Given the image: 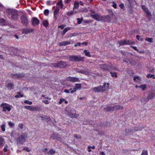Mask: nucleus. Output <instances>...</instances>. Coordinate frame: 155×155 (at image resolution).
<instances>
[{
  "mask_svg": "<svg viewBox=\"0 0 155 155\" xmlns=\"http://www.w3.org/2000/svg\"><path fill=\"white\" fill-rule=\"evenodd\" d=\"M84 59V57H81L80 55L70 56L69 57V60L70 61H76L78 62L83 61Z\"/></svg>",
  "mask_w": 155,
  "mask_h": 155,
  "instance_id": "obj_1",
  "label": "nucleus"
},
{
  "mask_svg": "<svg viewBox=\"0 0 155 155\" xmlns=\"http://www.w3.org/2000/svg\"><path fill=\"white\" fill-rule=\"evenodd\" d=\"M123 106L117 105L113 107H109L104 108V110L106 111H113L114 110H117L123 109Z\"/></svg>",
  "mask_w": 155,
  "mask_h": 155,
  "instance_id": "obj_2",
  "label": "nucleus"
},
{
  "mask_svg": "<svg viewBox=\"0 0 155 155\" xmlns=\"http://www.w3.org/2000/svg\"><path fill=\"white\" fill-rule=\"evenodd\" d=\"M1 107L2 108V110L4 112L7 111H9L11 110V106L8 104L2 103L0 105Z\"/></svg>",
  "mask_w": 155,
  "mask_h": 155,
  "instance_id": "obj_3",
  "label": "nucleus"
},
{
  "mask_svg": "<svg viewBox=\"0 0 155 155\" xmlns=\"http://www.w3.org/2000/svg\"><path fill=\"white\" fill-rule=\"evenodd\" d=\"M67 65L66 62L62 61H60L57 63L53 64L54 67L58 68H64L66 67Z\"/></svg>",
  "mask_w": 155,
  "mask_h": 155,
  "instance_id": "obj_4",
  "label": "nucleus"
},
{
  "mask_svg": "<svg viewBox=\"0 0 155 155\" xmlns=\"http://www.w3.org/2000/svg\"><path fill=\"white\" fill-rule=\"evenodd\" d=\"M99 68L105 71L108 70L111 67V64L110 63L108 64H104L99 65Z\"/></svg>",
  "mask_w": 155,
  "mask_h": 155,
  "instance_id": "obj_5",
  "label": "nucleus"
},
{
  "mask_svg": "<svg viewBox=\"0 0 155 155\" xmlns=\"http://www.w3.org/2000/svg\"><path fill=\"white\" fill-rule=\"evenodd\" d=\"M27 137V134L26 133L23 134L19 136L17 139V141L21 143L25 142V139Z\"/></svg>",
  "mask_w": 155,
  "mask_h": 155,
  "instance_id": "obj_6",
  "label": "nucleus"
},
{
  "mask_svg": "<svg viewBox=\"0 0 155 155\" xmlns=\"http://www.w3.org/2000/svg\"><path fill=\"white\" fill-rule=\"evenodd\" d=\"M21 23L24 26H28L29 21L27 18L24 15H22L21 17Z\"/></svg>",
  "mask_w": 155,
  "mask_h": 155,
  "instance_id": "obj_7",
  "label": "nucleus"
},
{
  "mask_svg": "<svg viewBox=\"0 0 155 155\" xmlns=\"http://www.w3.org/2000/svg\"><path fill=\"white\" fill-rule=\"evenodd\" d=\"M12 13V18L13 20L18 19V15L17 12L15 10L11 11Z\"/></svg>",
  "mask_w": 155,
  "mask_h": 155,
  "instance_id": "obj_8",
  "label": "nucleus"
},
{
  "mask_svg": "<svg viewBox=\"0 0 155 155\" xmlns=\"http://www.w3.org/2000/svg\"><path fill=\"white\" fill-rule=\"evenodd\" d=\"M91 16L95 20L97 21H101L103 18V16H101L100 14H95L91 15Z\"/></svg>",
  "mask_w": 155,
  "mask_h": 155,
  "instance_id": "obj_9",
  "label": "nucleus"
},
{
  "mask_svg": "<svg viewBox=\"0 0 155 155\" xmlns=\"http://www.w3.org/2000/svg\"><path fill=\"white\" fill-rule=\"evenodd\" d=\"M81 84H76L74 87L71 91V93H73L75 92L77 90H80L81 88Z\"/></svg>",
  "mask_w": 155,
  "mask_h": 155,
  "instance_id": "obj_10",
  "label": "nucleus"
},
{
  "mask_svg": "<svg viewBox=\"0 0 155 155\" xmlns=\"http://www.w3.org/2000/svg\"><path fill=\"white\" fill-rule=\"evenodd\" d=\"M66 80L72 82H79V78L75 77H69L66 78Z\"/></svg>",
  "mask_w": 155,
  "mask_h": 155,
  "instance_id": "obj_11",
  "label": "nucleus"
},
{
  "mask_svg": "<svg viewBox=\"0 0 155 155\" xmlns=\"http://www.w3.org/2000/svg\"><path fill=\"white\" fill-rule=\"evenodd\" d=\"M59 8L57 6L55 9L54 11V18L55 20L58 18V17L59 15Z\"/></svg>",
  "mask_w": 155,
  "mask_h": 155,
  "instance_id": "obj_12",
  "label": "nucleus"
},
{
  "mask_svg": "<svg viewBox=\"0 0 155 155\" xmlns=\"http://www.w3.org/2000/svg\"><path fill=\"white\" fill-rule=\"evenodd\" d=\"M34 31V30L32 28H26L23 29L22 33L23 34H27L31 33Z\"/></svg>",
  "mask_w": 155,
  "mask_h": 155,
  "instance_id": "obj_13",
  "label": "nucleus"
},
{
  "mask_svg": "<svg viewBox=\"0 0 155 155\" xmlns=\"http://www.w3.org/2000/svg\"><path fill=\"white\" fill-rule=\"evenodd\" d=\"M24 108L28 110L31 111H35L38 110V107H35L31 106H25Z\"/></svg>",
  "mask_w": 155,
  "mask_h": 155,
  "instance_id": "obj_14",
  "label": "nucleus"
},
{
  "mask_svg": "<svg viewBox=\"0 0 155 155\" xmlns=\"http://www.w3.org/2000/svg\"><path fill=\"white\" fill-rule=\"evenodd\" d=\"M74 110H71L70 112V113L68 114V116L72 118H76L78 117L79 115L78 114L74 113Z\"/></svg>",
  "mask_w": 155,
  "mask_h": 155,
  "instance_id": "obj_15",
  "label": "nucleus"
},
{
  "mask_svg": "<svg viewBox=\"0 0 155 155\" xmlns=\"http://www.w3.org/2000/svg\"><path fill=\"white\" fill-rule=\"evenodd\" d=\"M32 25L35 26L38 25L39 24V21L36 18H33L31 21Z\"/></svg>",
  "mask_w": 155,
  "mask_h": 155,
  "instance_id": "obj_16",
  "label": "nucleus"
},
{
  "mask_svg": "<svg viewBox=\"0 0 155 155\" xmlns=\"http://www.w3.org/2000/svg\"><path fill=\"white\" fill-rule=\"evenodd\" d=\"M102 20V21L110 22L111 20V18L109 15L103 16Z\"/></svg>",
  "mask_w": 155,
  "mask_h": 155,
  "instance_id": "obj_17",
  "label": "nucleus"
},
{
  "mask_svg": "<svg viewBox=\"0 0 155 155\" xmlns=\"http://www.w3.org/2000/svg\"><path fill=\"white\" fill-rule=\"evenodd\" d=\"M103 91H107L109 89V84L108 83H105L104 85L102 86Z\"/></svg>",
  "mask_w": 155,
  "mask_h": 155,
  "instance_id": "obj_18",
  "label": "nucleus"
},
{
  "mask_svg": "<svg viewBox=\"0 0 155 155\" xmlns=\"http://www.w3.org/2000/svg\"><path fill=\"white\" fill-rule=\"evenodd\" d=\"M94 91L95 92H100L103 91L102 86L97 87L93 88Z\"/></svg>",
  "mask_w": 155,
  "mask_h": 155,
  "instance_id": "obj_19",
  "label": "nucleus"
},
{
  "mask_svg": "<svg viewBox=\"0 0 155 155\" xmlns=\"http://www.w3.org/2000/svg\"><path fill=\"white\" fill-rule=\"evenodd\" d=\"M71 44V42L69 41H64L59 43V45L61 46H65Z\"/></svg>",
  "mask_w": 155,
  "mask_h": 155,
  "instance_id": "obj_20",
  "label": "nucleus"
},
{
  "mask_svg": "<svg viewBox=\"0 0 155 155\" xmlns=\"http://www.w3.org/2000/svg\"><path fill=\"white\" fill-rule=\"evenodd\" d=\"M12 76L13 78H21L24 77V75L21 74H13Z\"/></svg>",
  "mask_w": 155,
  "mask_h": 155,
  "instance_id": "obj_21",
  "label": "nucleus"
},
{
  "mask_svg": "<svg viewBox=\"0 0 155 155\" xmlns=\"http://www.w3.org/2000/svg\"><path fill=\"white\" fill-rule=\"evenodd\" d=\"M119 43L120 45H124L129 44V41H119Z\"/></svg>",
  "mask_w": 155,
  "mask_h": 155,
  "instance_id": "obj_22",
  "label": "nucleus"
},
{
  "mask_svg": "<svg viewBox=\"0 0 155 155\" xmlns=\"http://www.w3.org/2000/svg\"><path fill=\"white\" fill-rule=\"evenodd\" d=\"M142 8L148 15H151V13L149 11L147 8L145 6H142Z\"/></svg>",
  "mask_w": 155,
  "mask_h": 155,
  "instance_id": "obj_23",
  "label": "nucleus"
},
{
  "mask_svg": "<svg viewBox=\"0 0 155 155\" xmlns=\"http://www.w3.org/2000/svg\"><path fill=\"white\" fill-rule=\"evenodd\" d=\"M5 139L2 137H0V147L2 148L5 143Z\"/></svg>",
  "mask_w": 155,
  "mask_h": 155,
  "instance_id": "obj_24",
  "label": "nucleus"
},
{
  "mask_svg": "<svg viewBox=\"0 0 155 155\" xmlns=\"http://www.w3.org/2000/svg\"><path fill=\"white\" fill-rule=\"evenodd\" d=\"M53 139H57L58 140H61L60 138L61 137L57 134H54L52 135L51 137Z\"/></svg>",
  "mask_w": 155,
  "mask_h": 155,
  "instance_id": "obj_25",
  "label": "nucleus"
},
{
  "mask_svg": "<svg viewBox=\"0 0 155 155\" xmlns=\"http://www.w3.org/2000/svg\"><path fill=\"white\" fill-rule=\"evenodd\" d=\"M71 29L70 27H67L65 28L61 32V34L62 35H64L65 33L68 30Z\"/></svg>",
  "mask_w": 155,
  "mask_h": 155,
  "instance_id": "obj_26",
  "label": "nucleus"
},
{
  "mask_svg": "<svg viewBox=\"0 0 155 155\" xmlns=\"http://www.w3.org/2000/svg\"><path fill=\"white\" fill-rule=\"evenodd\" d=\"M154 97V95L152 93H150L147 96V101H148L149 100L153 98Z\"/></svg>",
  "mask_w": 155,
  "mask_h": 155,
  "instance_id": "obj_27",
  "label": "nucleus"
},
{
  "mask_svg": "<svg viewBox=\"0 0 155 155\" xmlns=\"http://www.w3.org/2000/svg\"><path fill=\"white\" fill-rule=\"evenodd\" d=\"M84 52L85 54V55L88 57H90L91 55L90 54V52L88 51L87 50H85L84 51Z\"/></svg>",
  "mask_w": 155,
  "mask_h": 155,
  "instance_id": "obj_28",
  "label": "nucleus"
},
{
  "mask_svg": "<svg viewBox=\"0 0 155 155\" xmlns=\"http://www.w3.org/2000/svg\"><path fill=\"white\" fill-rule=\"evenodd\" d=\"M13 84L12 83H10L8 84L7 85V87L8 88V89L9 90H11L13 89Z\"/></svg>",
  "mask_w": 155,
  "mask_h": 155,
  "instance_id": "obj_29",
  "label": "nucleus"
},
{
  "mask_svg": "<svg viewBox=\"0 0 155 155\" xmlns=\"http://www.w3.org/2000/svg\"><path fill=\"white\" fill-rule=\"evenodd\" d=\"M56 5L60 6L61 8H63L64 5L62 3V1L61 0H60L56 4Z\"/></svg>",
  "mask_w": 155,
  "mask_h": 155,
  "instance_id": "obj_30",
  "label": "nucleus"
},
{
  "mask_svg": "<svg viewBox=\"0 0 155 155\" xmlns=\"http://www.w3.org/2000/svg\"><path fill=\"white\" fill-rule=\"evenodd\" d=\"M55 152V151L53 149H51L49 150V151L47 152V153L48 154L52 155L54 154Z\"/></svg>",
  "mask_w": 155,
  "mask_h": 155,
  "instance_id": "obj_31",
  "label": "nucleus"
},
{
  "mask_svg": "<svg viewBox=\"0 0 155 155\" xmlns=\"http://www.w3.org/2000/svg\"><path fill=\"white\" fill-rule=\"evenodd\" d=\"M5 123H4L1 126V128L3 132H5Z\"/></svg>",
  "mask_w": 155,
  "mask_h": 155,
  "instance_id": "obj_32",
  "label": "nucleus"
},
{
  "mask_svg": "<svg viewBox=\"0 0 155 155\" xmlns=\"http://www.w3.org/2000/svg\"><path fill=\"white\" fill-rule=\"evenodd\" d=\"M146 77L148 78H152L153 79H155V75L153 74H148L147 75Z\"/></svg>",
  "mask_w": 155,
  "mask_h": 155,
  "instance_id": "obj_33",
  "label": "nucleus"
},
{
  "mask_svg": "<svg viewBox=\"0 0 155 155\" xmlns=\"http://www.w3.org/2000/svg\"><path fill=\"white\" fill-rule=\"evenodd\" d=\"M43 25L45 27H48V22L47 21L44 20L43 21Z\"/></svg>",
  "mask_w": 155,
  "mask_h": 155,
  "instance_id": "obj_34",
  "label": "nucleus"
},
{
  "mask_svg": "<svg viewBox=\"0 0 155 155\" xmlns=\"http://www.w3.org/2000/svg\"><path fill=\"white\" fill-rule=\"evenodd\" d=\"M141 81V78L139 76L134 77V80L136 82H138V81Z\"/></svg>",
  "mask_w": 155,
  "mask_h": 155,
  "instance_id": "obj_35",
  "label": "nucleus"
},
{
  "mask_svg": "<svg viewBox=\"0 0 155 155\" xmlns=\"http://www.w3.org/2000/svg\"><path fill=\"white\" fill-rule=\"evenodd\" d=\"M23 97V94H21V93L20 92H18V94L15 96L16 98H19V97Z\"/></svg>",
  "mask_w": 155,
  "mask_h": 155,
  "instance_id": "obj_36",
  "label": "nucleus"
},
{
  "mask_svg": "<svg viewBox=\"0 0 155 155\" xmlns=\"http://www.w3.org/2000/svg\"><path fill=\"white\" fill-rule=\"evenodd\" d=\"M79 7V3L76 1L74 2V8H77Z\"/></svg>",
  "mask_w": 155,
  "mask_h": 155,
  "instance_id": "obj_37",
  "label": "nucleus"
},
{
  "mask_svg": "<svg viewBox=\"0 0 155 155\" xmlns=\"http://www.w3.org/2000/svg\"><path fill=\"white\" fill-rule=\"evenodd\" d=\"M110 73L111 74V75L112 77H115L116 78L117 77V74L116 72H110Z\"/></svg>",
  "mask_w": 155,
  "mask_h": 155,
  "instance_id": "obj_38",
  "label": "nucleus"
},
{
  "mask_svg": "<svg viewBox=\"0 0 155 155\" xmlns=\"http://www.w3.org/2000/svg\"><path fill=\"white\" fill-rule=\"evenodd\" d=\"M24 103L26 104H27L29 105H31L32 104V103L31 101H29L25 100L24 101Z\"/></svg>",
  "mask_w": 155,
  "mask_h": 155,
  "instance_id": "obj_39",
  "label": "nucleus"
},
{
  "mask_svg": "<svg viewBox=\"0 0 155 155\" xmlns=\"http://www.w3.org/2000/svg\"><path fill=\"white\" fill-rule=\"evenodd\" d=\"M49 13V11L48 9H45L44 11V14L46 16H47Z\"/></svg>",
  "mask_w": 155,
  "mask_h": 155,
  "instance_id": "obj_40",
  "label": "nucleus"
},
{
  "mask_svg": "<svg viewBox=\"0 0 155 155\" xmlns=\"http://www.w3.org/2000/svg\"><path fill=\"white\" fill-rule=\"evenodd\" d=\"M146 87V85L145 84H142L140 86V87L141 88L143 91H144Z\"/></svg>",
  "mask_w": 155,
  "mask_h": 155,
  "instance_id": "obj_41",
  "label": "nucleus"
},
{
  "mask_svg": "<svg viewBox=\"0 0 155 155\" xmlns=\"http://www.w3.org/2000/svg\"><path fill=\"white\" fill-rule=\"evenodd\" d=\"M145 40L150 42H152L153 41L152 38H147L145 39Z\"/></svg>",
  "mask_w": 155,
  "mask_h": 155,
  "instance_id": "obj_42",
  "label": "nucleus"
},
{
  "mask_svg": "<svg viewBox=\"0 0 155 155\" xmlns=\"http://www.w3.org/2000/svg\"><path fill=\"white\" fill-rule=\"evenodd\" d=\"M8 146L7 145H5L3 149L4 151L5 152H6L8 150Z\"/></svg>",
  "mask_w": 155,
  "mask_h": 155,
  "instance_id": "obj_43",
  "label": "nucleus"
},
{
  "mask_svg": "<svg viewBox=\"0 0 155 155\" xmlns=\"http://www.w3.org/2000/svg\"><path fill=\"white\" fill-rule=\"evenodd\" d=\"M46 4L47 5H49L51 4H53L54 3L51 1H48L46 2Z\"/></svg>",
  "mask_w": 155,
  "mask_h": 155,
  "instance_id": "obj_44",
  "label": "nucleus"
},
{
  "mask_svg": "<svg viewBox=\"0 0 155 155\" xmlns=\"http://www.w3.org/2000/svg\"><path fill=\"white\" fill-rule=\"evenodd\" d=\"M8 124L9 126L12 127L15 124L10 121L8 122Z\"/></svg>",
  "mask_w": 155,
  "mask_h": 155,
  "instance_id": "obj_45",
  "label": "nucleus"
},
{
  "mask_svg": "<svg viewBox=\"0 0 155 155\" xmlns=\"http://www.w3.org/2000/svg\"><path fill=\"white\" fill-rule=\"evenodd\" d=\"M23 150H26V151L28 152H30L31 151V150L27 147L24 148Z\"/></svg>",
  "mask_w": 155,
  "mask_h": 155,
  "instance_id": "obj_46",
  "label": "nucleus"
},
{
  "mask_svg": "<svg viewBox=\"0 0 155 155\" xmlns=\"http://www.w3.org/2000/svg\"><path fill=\"white\" fill-rule=\"evenodd\" d=\"M65 101V99L64 98H60V99L59 101V104H61L63 102Z\"/></svg>",
  "mask_w": 155,
  "mask_h": 155,
  "instance_id": "obj_47",
  "label": "nucleus"
},
{
  "mask_svg": "<svg viewBox=\"0 0 155 155\" xmlns=\"http://www.w3.org/2000/svg\"><path fill=\"white\" fill-rule=\"evenodd\" d=\"M147 151L144 150L142 152L141 155H147Z\"/></svg>",
  "mask_w": 155,
  "mask_h": 155,
  "instance_id": "obj_48",
  "label": "nucleus"
},
{
  "mask_svg": "<svg viewBox=\"0 0 155 155\" xmlns=\"http://www.w3.org/2000/svg\"><path fill=\"white\" fill-rule=\"evenodd\" d=\"M77 23L78 24H80L81 23V21H82V20H81L80 18H77Z\"/></svg>",
  "mask_w": 155,
  "mask_h": 155,
  "instance_id": "obj_49",
  "label": "nucleus"
},
{
  "mask_svg": "<svg viewBox=\"0 0 155 155\" xmlns=\"http://www.w3.org/2000/svg\"><path fill=\"white\" fill-rule=\"evenodd\" d=\"M5 22V20L3 19H0V23H4Z\"/></svg>",
  "mask_w": 155,
  "mask_h": 155,
  "instance_id": "obj_50",
  "label": "nucleus"
},
{
  "mask_svg": "<svg viewBox=\"0 0 155 155\" xmlns=\"http://www.w3.org/2000/svg\"><path fill=\"white\" fill-rule=\"evenodd\" d=\"M73 14V12L72 11L69 12H67V14L68 16L72 15Z\"/></svg>",
  "mask_w": 155,
  "mask_h": 155,
  "instance_id": "obj_51",
  "label": "nucleus"
},
{
  "mask_svg": "<svg viewBox=\"0 0 155 155\" xmlns=\"http://www.w3.org/2000/svg\"><path fill=\"white\" fill-rule=\"evenodd\" d=\"M117 5L116 3H115L114 2H113L112 6L115 8H117Z\"/></svg>",
  "mask_w": 155,
  "mask_h": 155,
  "instance_id": "obj_52",
  "label": "nucleus"
},
{
  "mask_svg": "<svg viewBox=\"0 0 155 155\" xmlns=\"http://www.w3.org/2000/svg\"><path fill=\"white\" fill-rule=\"evenodd\" d=\"M65 26V25H61L58 26V28H60L61 29H63Z\"/></svg>",
  "mask_w": 155,
  "mask_h": 155,
  "instance_id": "obj_53",
  "label": "nucleus"
},
{
  "mask_svg": "<svg viewBox=\"0 0 155 155\" xmlns=\"http://www.w3.org/2000/svg\"><path fill=\"white\" fill-rule=\"evenodd\" d=\"M18 127L21 129H22L23 128V124H20L18 125Z\"/></svg>",
  "mask_w": 155,
  "mask_h": 155,
  "instance_id": "obj_54",
  "label": "nucleus"
},
{
  "mask_svg": "<svg viewBox=\"0 0 155 155\" xmlns=\"http://www.w3.org/2000/svg\"><path fill=\"white\" fill-rule=\"evenodd\" d=\"M42 102L46 104H48L49 103L48 101L47 100H43Z\"/></svg>",
  "mask_w": 155,
  "mask_h": 155,
  "instance_id": "obj_55",
  "label": "nucleus"
},
{
  "mask_svg": "<svg viewBox=\"0 0 155 155\" xmlns=\"http://www.w3.org/2000/svg\"><path fill=\"white\" fill-rule=\"evenodd\" d=\"M81 45L80 42L77 43L75 45H74V47H77V46H80Z\"/></svg>",
  "mask_w": 155,
  "mask_h": 155,
  "instance_id": "obj_56",
  "label": "nucleus"
},
{
  "mask_svg": "<svg viewBox=\"0 0 155 155\" xmlns=\"http://www.w3.org/2000/svg\"><path fill=\"white\" fill-rule=\"evenodd\" d=\"M119 6L121 8H123L124 7V5L123 3H121L120 4Z\"/></svg>",
  "mask_w": 155,
  "mask_h": 155,
  "instance_id": "obj_57",
  "label": "nucleus"
},
{
  "mask_svg": "<svg viewBox=\"0 0 155 155\" xmlns=\"http://www.w3.org/2000/svg\"><path fill=\"white\" fill-rule=\"evenodd\" d=\"M132 47L135 51H137V52L139 51V50L137 49V48L136 47L132 46Z\"/></svg>",
  "mask_w": 155,
  "mask_h": 155,
  "instance_id": "obj_58",
  "label": "nucleus"
},
{
  "mask_svg": "<svg viewBox=\"0 0 155 155\" xmlns=\"http://www.w3.org/2000/svg\"><path fill=\"white\" fill-rule=\"evenodd\" d=\"M48 150V148H46L43 149L42 151H43V152H46Z\"/></svg>",
  "mask_w": 155,
  "mask_h": 155,
  "instance_id": "obj_59",
  "label": "nucleus"
},
{
  "mask_svg": "<svg viewBox=\"0 0 155 155\" xmlns=\"http://www.w3.org/2000/svg\"><path fill=\"white\" fill-rule=\"evenodd\" d=\"M87 149H88V152H90L91 151V148L90 147V146H88V147Z\"/></svg>",
  "mask_w": 155,
  "mask_h": 155,
  "instance_id": "obj_60",
  "label": "nucleus"
},
{
  "mask_svg": "<svg viewBox=\"0 0 155 155\" xmlns=\"http://www.w3.org/2000/svg\"><path fill=\"white\" fill-rule=\"evenodd\" d=\"M64 92L66 93H70V91L68 89H65L64 90Z\"/></svg>",
  "mask_w": 155,
  "mask_h": 155,
  "instance_id": "obj_61",
  "label": "nucleus"
},
{
  "mask_svg": "<svg viewBox=\"0 0 155 155\" xmlns=\"http://www.w3.org/2000/svg\"><path fill=\"white\" fill-rule=\"evenodd\" d=\"M46 121H49L50 120V117H47V118H46Z\"/></svg>",
  "mask_w": 155,
  "mask_h": 155,
  "instance_id": "obj_62",
  "label": "nucleus"
},
{
  "mask_svg": "<svg viewBox=\"0 0 155 155\" xmlns=\"http://www.w3.org/2000/svg\"><path fill=\"white\" fill-rule=\"evenodd\" d=\"M140 36L139 35H137L136 36V38L137 39V40H140Z\"/></svg>",
  "mask_w": 155,
  "mask_h": 155,
  "instance_id": "obj_63",
  "label": "nucleus"
},
{
  "mask_svg": "<svg viewBox=\"0 0 155 155\" xmlns=\"http://www.w3.org/2000/svg\"><path fill=\"white\" fill-rule=\"evenodd\" d=\"M100 153L101 155H105V154L103 152V151H101L100 152Z\"/></svg>",
  "mask_w": 155,
  "mask_h": 155,
  "instance_id": "obj_64",
  "label": "nucleus"
}]
</instances>
